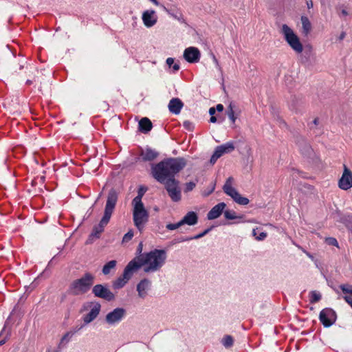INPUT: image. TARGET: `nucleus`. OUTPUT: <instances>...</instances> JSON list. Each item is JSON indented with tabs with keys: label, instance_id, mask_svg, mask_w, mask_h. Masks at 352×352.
Returning <instances> with one entry per match:
<instances>
[{
	"label": "nucleus",
	"instance_id": "nucleus-3",
	"mask_svg": "<svg viewBox=\"0 0 352 352\" xmlns=\"http://www.w3.org/2000/svg\"><path fill=\"white\" fill-rule=\"evenodd\" d=\"M141 266L146 265L144 271L146 273L159 270L164 264L166 253L164 250L155 249L144 255L136 256Z\"/></svg>",
	"mask_w": 352,
	"mask_h": 352
},
{
	"label": "nucleus",
	"instance_id": "nucleus-48",
	"mask_svg": "<svg viewBox=\"0 0 352 352\" xmlns=\"http://www.w3.org/2000/svg\"><path fill=\"white\" fill-rule=\"evenodd\" d=\"M183 125L186 129H190V126L192 125V123L188 120H186L184 122Z\"/></svg>",
	"mask_w": 352,
	"mask_h": 352
},
{
	"label": "nucleus",
	"instance_id": "nucleus-27",
	"mask_svg": "<svg viewBox=\"0 0 352 352\" xmlns=\"http://www.w3.org/2000/svg\"><path fill=\"white\" fill-rule=\"evenodd\" d=\"M117 261L116 260H112L109 262H107L102 268V273L104 275H107L110 273L111 270L115 268L116 265Z\"/></svg>",
	"mask_w": 352,
	"mask_h": 352
},
{
	"label": "nucleus",
	"instance_id": "nucleus-8",
	"mask_svg": "<svg viewBox=\"0 0 352 352\" xmlns=\"http://www.w3.org/2000/svg\"><path fill=\"white\" fill-rule=\"evenodd\" d=\"M162 184H164L165 189L173 201L177 202L181 200V189L179 187V182L177 179H169L165 180V182Z\"/></svg>",
	"mask_w": 352,
	"mask_h": 352
},
{
	"label": "nucleus",
	"instance_id": "nucleus-54",
	"mask_svg": "<svg viewBox=\"0 0 352 352\" xmlns=\"http://www.w3.org/2000/svg\"><path fill=\"white\" fill-rule=\"evenodd\" d=\"M177 19L178 21H181L182 23H186V21H185V19H184V17L182 16V14L180 15V16H178V17L177 18Z\"/></svg>",
	"mask_w": 352,
	"mask_h": 352
},
{
	"label": "nucleus",
	"instance_id": "nucleus-52",
	"mask_svg": "<svg viewBox=\"0 0 352 352\" xmlns=\"http://www.w3.org/2000/svg\"><path fill=\"white\" fill-rule=\"evenodd\" d=\"M217 121V118L214 116H211L210 118V122L212 123H215Z\"/></svg>",
	"mask_w": 352,
	"mask_h": 352
},
{
	"label": "nucleus",
	"instance_id": "nucleus-41",
	"mask_svg": "<svg viewBox=\"0 0 352 352\" xmlns=\"http://www.w3.org/2000/svg\"><path fill=\"white\" fill-rule=\"evenodd\" d=\"M196 184L193 182H190L186 184L185 192H189L193 190Z\"/></svg>",
	"mask_w": 352,
	"mask_h": 352
},
{
	"label": "nucleus",
	"instance_id": "nucleus-45",
	"mask_svg": "<svg viewBox=\"0 0 352 352\" xmlns=\"http://www.w3.org/2000/svg\"><path fill=\"white\" fill-rule=\"evenodd\" d=\"M218 159L219 158L217 157V155L213 153L210 160V164L213 165Z\"/></svg>",
	"mask_w": 352,
	"mask_h": 352
},
{
	"label": "nucleus",
	"instance_id": "nucleus-15",
	"mask_svg": "<svg viewBox=\"0 0 352 352\" xmlns=\"http://www.w3.org/2000/svg\"><path fill=\"white\" fill-rule=\"evenodd\" d=\"M226 194L231 197L239 205L245 206L250 202L249 199L242 197L235 188H226Z\"/></svg>",
	"mask_w": 352,
	"mask_h": 352
},
{
	"label": "nucleus",
	"instance_id": "nucleus-47",
	"mask_svg": "<svg viewBox=\"0 0 352 352\" xmlns=\"http://www.w3.org/2000/svg\"><path fill=\"white\" fill-rule=\"evenodd\" d=\"M345 301L352 307V298L348 296H344Z\"/></svg>",
	"mask_w": 352,
	"mask_h": 352
},
{
	"label": "nucleus",
	"instance_id": "nucleus-59",
	"mask_svg": "<svg viewBox=\"0 0 352 352\" xmlns=\"http://www.w3.org/2000/svg\"><path fill=\"white\" fill-rule=\"evenodd\" d=\"M341 13L342 15L344 16H347L348 15V12L346 10L343 9L342 11H341Z\"/></svg>",
	"mask_w": 352,
	"mask_h": 352
},
{
	"label": "nucleus",
	"instance_id": "nucleus-20",
	"mask_svg": "<svg viewBox=\"0 0 352 352\" xmlns=\"http://www.w3.org/2000/svg\"><path fill=\"white\" fill-rule=\"evenodd\" d=\"M159 155V153L151 148H146L145 150L142 149L140 156L142 161L150 162L156 159Z\"/></svg>",
	"mask_w": 352,
	"mask_h": 352
},
{
	"label": "nucleus",
	"instance_id": "nucleus-5",
	"mask_svg": "<svg viewBox=\"0 0 352 352\" xmlns=\"http://www.w3.org/2000/svg\"><path fill=\"white\" fill-rule=\"evenodd\" d=\"M133 220L135 226L140 232H142L145 224L148 221V212L145 209L144 204H132Z\"/></svg>",
	"mask_w": 352,
	"mask_h": 352
},
{
	"label": "nucleus",
	"instance_id": "nucleus-2",
	"mask_svg": "<svg viewBox=\"0 0 352 352\" xmlns=\"http://www.w3.org/2000/svg\"><path fill=\"white\" fill-rule=\"evenodd\" d=\"M118 191L115 188H111L108 192L107 202L104 208V215L100 223L93 228L92 232L86 241V244L92 243L96 239L100 237L104 231V228L108 224L113 212L118 199Z\"/></svg>",
	"mask_w": 352,
	"mask_h": 352
},
{
	"label": "nucleus",
	"instance_id": "nucleus-63",
	"mask_svg": "<svg viewBox=\"0 0 352 352\" xmlns=\"http://www.w3.org/2000/svg\"><path fill=\"white\" fill-rule=\"evenodd\" d=\"M60 349V344H59L58 349V350H56V351H52V352H59ZM48 352H51V351H49Z\"/></svg>",
	"mask_w": 352,
	"mask_h": 352
},
{
	"label": "nucleus",
	"instance_id": "nucleus-12",
	"mask_svg": "<svg viewBox=\"0 0 352 352\" xmlns=\"http://www.w3.org/2000/svg\"><path fill=\"white\" fill-rule=\"evenodd\" d=\"M126 310L124 308L118 307L107 314L105 321L109 324L117 323L124 318Z\"/></svg>",
	"mask_w": 352,
	"mask_h": 352
},
{
	"label": "nucleus",
	"instance_id": "nucleus-35",
	"mask_svg": "<svg viewBox=\"0 0 352 352\" xmlns=\"http://www.w3.org/2000/svg\"><path fill=\"white\" fill-rule=\"evenodd\" d=\"M224 217L226 219L228 220H233L238 218V217H236L235 214V212L231 210H226L224 212Z\"/></svg>",
	"mask_w": 352,
	"mask_h": 352
},
{
	"label": "nucleus",
	"instance_id": "nucleus-62",
	"mask_svg": "<svg viewBox=\"0 0 352 352\" xmlns=\"http://www.w3.org/2000/svg\"><path fill=\"white\" fill-rule=\"evenodd\" d=\"M65 298H66V295L65 294H63L62 296H61L60 301L63 302L65 300Z\"/></svg>",
	"mask_w": 352,
	"mask_h": 352
},
{
	"label": "nucleus",
	"instance_id": "nucleus-4",
	"mask_svg": "<svg viewBox=\"0 0 352 352\" xmlns=\"http://www.w3.org/2000/svg\"><path fill=\"white\" fill-rule=\"evenodd\" d=\"M95 276L90 272L85 273L80 278L73 280L67 289V293L78 296L87 293L94 285Z\"/></svg>",
	"mask_w": 352,
	"mask_h": 352
},
{
	"label": "nucleus",
	"instance_id": "nucleus-32",
	"mask_svg": "<svg viewBox=\"0 0 352 352\" xmlns=\"http://www.w3.org/2000/svg\"><path fill=\"white\" fill-rule=\"evenodd\" d=\"M227 116H228L229 119L232 121V123H234L236 117L234 116V111L233 110V107L232 104H230L227 111H226Z\"/></svg>",
	"mask_w": 352,
	"mask_h": 352
},
{
	"label": "nucleus",
	"instance_id": "nucleus-26",
	"mask_svg": "<svg viewBox=\"0 0 352 352\" xmlns=\"http://www.w3.org/2000/svg\"><path fill=\"white\" fill-rule=\"evenodd\" d=\"M129 281L124 278V276L122 274L117 279L113 281V287L118 289L122 288Z\"/></svg>",
	"mask_w": 352,
	"mask_h": 352
},
{
	"label": "nucleus",
	"instance_id": "nucleus-38",
	"mask_svg": "<svg viewBox=\"0 0 352 352\" xmlns=\"http://www.w3.org/2000/svg\"><path fill=\"white\" fill-rule=\"evenodd\" d=\"M232 181H233V177H229L227 179V180H226V182L225 184H224V185H223V192H224L225 193H226V190H226V188H234L232 186Z\"/></svg>",
	"mask_w": 352,
	"mask_h": 352
},
{
	"label": "nucleus",
	"instance_id": "nucleus-14",
	"mask_svg": "<svg viewBox=\"0 0 352 352\" xmlns=\"http://www.w3.org/2000/svg\"><path fill=\"white\" fill-rule=\"evenodd\" d=\"M200 52L195 47L186 48L184 52V58L188 63H197L200 58Z\"/></svg>",
	"mask_w": 352,
	"mask_h": 352
},
{
	"label": "nucleus",
	"instance_id": "nucleus-16",
	"mask_svg": "<svg viewBox=\"0 0 352 352\" xmlns=\"http://www.w3.org/2000/svg\"><path fill=\"white\" fill-rule=\"evenodd\" d=\"M154 10H146L142 14V21L145 26L150 28L157 23Z\"/></svg>",
	"mask_w": 352,
	"mask_h": 352
},
{
	"label": "nucleus",
	"instance_id": "nucleus-7",
	"mask_svg": "<svg viewBox=\"0 0 352 352\" xmlns=\"http://www.w3.org/2000/svg\"><path fill=\"white\" fill-rule=\"evenodd\" d=\"M295 143L298 147L301 155L307 159H313L315 153L308 140L301 135H296L295 137Z\"/></svg>",
	"mask_w": 352,
	"mask_h": 352
},
{
	"label": "nucleus",
	"instance_id": "nucleus-30",
	"mask_svg": "<svg viewBox=\"0 0 352 352\" xmlns=\"http://www.w3.org/2000/svg\"><path fill=\"white\" fill-rule=\"evenodd\" d=\"M321 298H322V296L319 292H318L316 291H312L310 293L309 301L311 304H314V303L320 301Z\"/></svg>",
	"mask_w": 352,
	"mask_h": 352
},
{
	"label": "nucleus",
	"instance_id": "nucleus-36",
	"mask_svg": "<svg viewBox=\"0 0 352 352\" xmlns=\"http://www.w3.org/2000/svg\"><path fill=\"white\" fill-rule=\"evenodd\" d=\"M182 226H183L182 223L181 221H179V222H177V223H168L166 226V228L169 230H175V229H177L179 228V227H181Z\"/></svg>",
	"mask_w": 352,
	"mask_h": 352
},
{
	"label": "nucleus",
	"instance_id": "nucleus-50",
	"mask_svg": "<svg viewBox=\"0 0 352 352\" xmlns=\"http://www.w3.org/2000/svg\"><path fill=\"white\" fill-rule=\"evenodd\" d=\"M215 184H214L212 188L209 190V192H204V196H208L210 195L214 190Z\"/></svg>",
	"mask_w": 352,
	"mask_h": 352
},
{
	"label": "nucleus",
	"instance_id": "nucleus-40",
	"mask_svg": "<svg viewBox=\"0 0 352 352\" xmlns=\"http://www.w3.org/2000/svg\"><path fill=\"white\" fill-rule=\"evenodd\" d=\"M252 233L253 235L256 236V239L259 241L263 240L267 236V233L264 232H260L258 236H256V231L254 229L253 230Z\"/></svg>",
	"mask_w": 352,
	"mask_h": 352
},
{
	"label": "nucleus",
	"instance_id": "nucleus-57",
	"mask_svg": "<svg viewBox=\"0 0 352 352\" xmlns=\"http://www.w3.org/2000/svg\"><path fill=\"white\" fill-rule=\"evenodd\" d=\"M292 171L293 172V173H292V174H293V175H295V173L300 174V173L298 170H297V169H296V168H292Z\"/></svg>",
	"mask_w": 352,
	"mask_h": 352
},
{
	"label": "nucleus",
	"instance_id": "nucleus-13",
	"mask_svg": "<svg viewBox=\"0 0 352 352\" xmlns=\"http://www.w3.org/2000/svg\"><path fill=\"white\" fill-rule=\"evenodd\" d=\"M339 187L342 190H348L352 187V172L344 165V171L338 182Z\"/></svg>",
	"mask_w": 352,
	"mask_h": 352
},
{
	"label": "nucleus",
	"instance_id": "nucleus-53",
	"mask_svg": "<svg viewBox=\"0 0 352 352\" xmlns=\"http://www.w3.org/2000/svg\"><path fill=\"white\" fill-rule=\"evenodd\" d=\"M345 36H346V33H345L344 32H342L340 34V35L339 36V38H339V40H340V41L343 40V39L344 38Z\"/></svg>",
	"mask_w": 352,
	"mask_h": 352
},
{
	"label": "nucleus",
	"instance_id": "nucleus-43",
	"mask_svg": "<svg viewBox=\"0 0 352 352\" xmlns=\"http://www.w3.org/2000/svg\"><path fill=\"white\" fill-rule=\"evenodd\" d=\"M142 249H143V245H142V243L141 242L139 243V245L137 248V250H136L137 256L144 254H142Z\"/></svg>",
	"mask_w": 352,
	"mask_h": 352
},
{
	"label": "nucleus",
	"instance_id": "nucleus-61",
	"mask_svg": "<svg viewBox=\"0 0 352 352\" xmlns=\"http://www.w3.org/2000/svg\"><path fill=\"white\" fill-rule=\"evenodd\" d=\"M6 342V339H3L0 341V346L4 344Z\"/></svg>",
	"mask_w": 352,
	"mask_h": 352
},
{
	"label": "nucleus",
	"instance_id": "nucleus-21",
	"mask_svg": "<svg viewBox=\"0 0 352 352\" xmlns=\"http://www.w3.org/2000/svg\"><path fill=\"white\" fill-rule=\"evenodd\" d=\"M151 281L147 278H144L137 285L138 296L144 298L146 296V290L149 289Z\"/></svg>",
	"mask_w": 352,
	"mask_h": 352
},
{
	"label": "nucleus",
	"instance_id": "nucleus-28",
	"mask_svg": "<svg viewBox=\"0 0 352 352\" xmlns=\"http://www.w3.org/2000/svg\"><path fill=\"white\" fill-rule=\"evenodd\" d=\"M218 148H220L224 154L225 153H230L235 148L234 143L232 142H229L224 144L218 146Z\"/></svg>",
	"mask_w": 352,
	"mask_h": 352
},
{
	"label": "nucleus",
	"instance_id": "nucleus-11",
	"mask_svg": "<svg viewBox=\"0 0 352 352\" xmlns=\"http://www.w3.org/2000/svg\"><path fill=\"white\" fill-rule=\"evenodd\" d=\"M141 265L138 261V258L135 256L133 259H132L125 267L124 269L122 275L124 276V278L126 279L128 281L132 278L133 274L139 269L141 268Z\"/></svg>",
	"mask_w": 352,
	"mask_h": 352
},
{
	"label": "nucleus",
	"instance_id": "nucleus-19",
	"mask_svg": "<svg viewBox=\"0 0 352 352\" xmlns=\"http://www.w3.org/2000/svg\"><path fill=\"white\" fill-rule=\"evenodd\" d=\"M184 106L183 102L178 98H172L168 104V110L170 113L177 115Z\"/></svg>",
	"mask_w": 352,
	"mask_h": 352
},
{
	"label": "nucleus",
	"instance_id": "nucleus-51",
	"mask_svg": "<svg viewBox=\"0 0 352 352\" xmlns=\"http://www.w3.org/2000/svg\"><path fill=\"white\" fill-rule=\"evenodd\" d=\"M215 112H216V109H215V108H214V107H210V108L209 109V114H210V116H214V114L215 113Z\"/></svg>",
	"mask_w": 352,
	"mask_h": 352
},
{
	"label": "nucleus",
	"instance_id": "nucleus-60",
	"mask_svg": "<svg viewBox=\"0 0 352 352\" xmlns=\"http://www.w3.org/2000/svg\"><path fill=\"white\" fill-rule=\"evenodd\" d=\"M151 1H152L155 5L156 6H162L160 4V3L157 1V0H150Z\"/></svg>",
	"mask_w": 352,
	"mask_h": 352
},
{
	"label": "nucleus",
	"instance_id": "nucleus-24",
	"mask_svg": "<svg viewBox=\"0 0 352 352\" xmlns=\"http://www.w3.org/2000/svg\"><path fill=\"white\" fill-rule=\"evenodd\" d=\"M301 23L302 25V32L305 35H307L311 30V24L307 16H301Z\"/></svg>",
	"mask_w": 352,
	"mask_h": 352
},
{
	"label": "nucleus",
	"instance_id": "nucleus-33",
	"mask_svg": "<svg viewBox=\"0 0 352 352\" xmlns=\"http://www.w3.org/2000/svg\"><path fill=\"white\" fill-rule=\"evenodd\" d=\"M166 64L169 67H173V69L175 72L178 71L180 68V66L178 63H175V60L173 58H168L166 59Z\"/></svg>",
	"mask_w": 352,
	"mask_h": 352
},
{
	"label": "nucleus",
	"instance_id": "nucleus-1",
	"mask_svg": "<svg viewBox=\"0 0 352 352\" xmlns=\"http://www.w3.org/2000/svg\"><path fill=\"white\" fill-rule=\"evenodd\" d=\"M187 165L184 157H168L157 164H152L151 175L158 182L163 183L175 175Z\"/></svg>",
	"mask_w": 352,
	"mask_h": 352
},
{
	"label": "nucleus",
	"instance_id": "nucleus-17",
	"mask_svg": "<svg viewBox=\"0 0 352 352\" xmlns=\"http://www.w3.org/2000/svg\"><path fill=\"white\" fill-rule=\"evenodd\" d=\"M101 305L100 303L96 302L91 311L83 317V321L85 324H87L94 320L98 316L100 311Z\"/></svg>",
	"mask_w": 352,
	"mask_h": 352
},
{
	"label": "nucleus",
	"instance_id": "nucleus-55",
	"mask_svg": "<svg viewBox=\"0 0 352 352\" xmlns=\"http://www.w3.org/2000/svg\"><path fill=\"white\" fill-rule=\"evenodd\" d=\"M69 333H66V334H65V335L62 338L61 341H60V344H61V343H62L65 340H66V339L67 338V337L69 336Z\"/></svg>",
	"mask_w": 352,
	"mask_h": 352
},
{
	"label": "nucleus",
	"instance_id": "nucleus-39",
	"mask_svg": "<svg viewBox=\"0 0 352 352\" xmlns=\"http://www.w3.org/2000/svg\"><path fill=\"white\" fill-rule=\"evenodd\" d=\"M133 236V230H129L127 233H126L122 239L123 243H126L129 241Z\"/></svg>",
	"mask_w": 352,
	"mask_h": 352
},
{
	"label": "nucleus",
	"instance_id": "nucleus-10",
	"mask_svg": "<svg viewBox=\"0 0 352 352\" xmlns=\"http://www.w3.org/2000/svg\"><path fill=\"white\" fill-rule=\"evenodd\" d=\"M336 318V313L331 308H324L320 312L319 319L324 327H331Z\"/></svg>",
	"mask_w": 352,
	"mask_h": 352
},
{
	"label": "nucleus",
	"instance_id": "nucleus-37",
	"mask_svg": "<svg viewBox=\"0 0 352 352\" xmlns=\"http://www.w3.org/2000/svg\"><path fill=\"white\" fill-rule=\"evenodd\" d=\"M325 242L329 245L338 247V243L336 238L327 237L325 239Z\"/></svg>",
	"mask_w": 352,
	"mask_h": 352
},
{
	"label": "nucleus",
	"instance_id": "nucleus-42",
	"mask_svg": "<svg viewBox=\"0 0 352 352\" xmlns=\"http://www.w3.org/2000/svg\"><path fill=\"white\" fill-rule=\"evenodd\" d=\"M214 154L217 155L218 158L221 157L224 153H223L222 150L220 148H218V146L216 147Z\"/></svg>",
	"mask_w": 352,
	"mask_h": 352
},
{
	"label": "nucleus",
	"instance_id": "nucleus-25",
	"mask_svg": "<svg viewBox=\"0 0 352 352\" xmlns=\"http://www.w3.org/2000/svg\"><path fill=\"white\" fill-rule=\"evenodd\" d=\"M147 190V188L144 186H140L138 191V195L133 199L132 204H144L142 201V198L144 196V193Z\"/></svg>",
	"mask_w": 352,
	"mask_h": 352
},
{
	"label": "nucleus",
	"instance_id": "nucleus-46",
	"mask_svg": "<svg viewBox=\"0 0 352 352\" xmlns=\"http://www.w3.org/2000/svg\"><path fill=\"white\" fill-rule=\"evenodd\" d=\"M161 7L163 8L164 10H165L166 12H168L169 14L173 16L175 19H177L178 17L176 14H174L173 13L170 12L169 10H168L164 6H161Z\"/></svg>",
	"mask_w": 352,
	"mask_h": 352
},
{
	"label": "nucleus",
	"instance_id": "nucleus-6",
	"mask_svg": "<svg viewBox=\"0 0 352 352\" xmlns=\"http://www.w3.org/2000/svg\"><path fill=\"white\" fill-rule=\"evenodd\" d=\"M281 32L287 43L296 53L302 52L303 46L299 38L287 25H283Z\"/></svg>",
	"mask_w": 352,
	"mask_h": 352
},
{
	"label": "nucleus",
	"instance_id": "nucleus-23",
	"mask_svg": "<svg viewBox=\"0 0 352 352\" xmlns=\"http://www.w3.org/2000/svg\"><path fill=\"white\" fill-rule=\"evenodd\" d=\"M183 225L194 226L198 222V216L196 212H188L181 220Z\"/></svg>",
	"mask_w": 352,
	"mask_h": 352
},
{
	"label": "nucleus",
	"instance_id": "nucleus-31",
	"mask_svg": "<svg viewBox=\"0 0 352 352\" xmlns=\"http://www.w3.org/2000/svg\"><path fill=\"white\" fill-rule=\"evenodd\" d=\"M233 338L230 335L226 336L222 340V343L226 348L231 347L233 345Z\"/></svg>",
	"mask_w": 352,
	"mask_h": 352
},
{
	"label": "nucleus",
	"instance_id": "nucleus-29",
	"mask_svg": "<svg viewBox=\"0 0 352 352\" xmlns=\"http://www.w3.org/2000/svg\"><path fill=\"white\" fill-rule=\"evenodd\" d=\"M213 228H214V226H210V228L206 229L204 232H202L194 236L188 237V238H182L180 241H190V240H193V239H199L204 236L205 235H206L209 232H210L212 230V229Z\"/></svg>",
	"mask_w": 352,
	"mask_h": 352
},
{
	"label": "nucleus",
	"instance_id": "nucleus-9",
	"mask_svg": "<svg viewBox=\"0 0 352 352\" xmlns=\"http://www.w3.org/2000/svg\"><path fill=\"white\" fill-rule=\"evenodd\" d=\"M93 294L98 298H102L108 302L115 300L114 294L107 287L106 285L97 284L92 287Z\"/></svg>",
	"mask_w": 352,
	"mask_h": 352
},
{
	"label": "nucleus",
	"instance_id": "nucleus-34",
	"mask_svg": "<svg viewBox=\"0 0 352 352\" xmlns=\"http://www.w3.org/2000/svg\"><path fill=\"white\" fill-rule=\"evenodd\" d=\"M340 288L344 294H349L352 296V285L348 284H344L340 285Z\"/></svg>",
	"mask_w": 352,
	"mask_h": 352
},
{
	"label": "nucleus",
	"instance_id": "nucleus-49",
	"mask_svg": "<svg viewBox=\"0 0 352 352\" xmlns=\"http://www.w3.org/2000/svg\"><path fill=\"white\" fill-rule=\"evenodd\" d=\"M216 110L219 112H221L223 110V105L221 104H218L216 107Z\"/></svg>",
	"mask_w": 352,
	"mask_h": 352
},
{
	"label": "nucleus",
	"instance_id": "nucleus-44",
	"mask_svg": "<svg viewBox=\"0 0 352 352\" xmlns=\"http://www.w3.org/2000/svg\"><path fill=\"white\" fill-rule=\"evenodd\" d=\"M93 84V80L91 79V78H89V79H87L85 82H84V85L86 87H89L90 86H91Z\"/></svg>",
	"mask_w": 352,
	"mask_h": 352
},
{
	"label": "nucleus",
	"instance_id": "nucleus-18",
	"mask_svg": "<svg viewBox=\"0 0 352 352\" xmlns=\"http://www.w3.org/2000/svg\"><path fill=\"white\" fill-rule=\"evenodd\" d=\"M226 204L224 202H221L214 206L207 214V218L209 220H212L218 218L223 212Z\"/></svg>",
	"mask_w": 352,
	"mask_h": 352
},
{
	"label": "nucleus",
	"instance_id": "nucleus-58",
	"mask_svg": "<svg viewBox=\"0 0 352 352\" xmlns=\"http://www.w3.org/2000/svg\"><path fill=\"white\" fill-rule=\"evenodd\" d=\"M313 123L315 124V125H318V123H319V119L318 118H316L314 121H313Z\"/></svg>",
	"mask_w": 352,
	"mask_h": 352
},
{
	"label": "nucleus",
	"instance_id": "nucleus-22",
	"mask_svg": "<svg viewBox=\"0 0 352 352\" xmlns=\"http://www.w3.org/2000/svg\"><path fill=\"white\" fill-rule=\"evenodd\" d=\"M153 128L151 121L146 117L142 118L139 121L138 129L143 133H148Z\"/></svg>",
	"mask_w": 352,
	"mask_h": 352
},
{
	"label": "nucleus",
	"instance_id": "nucleus-56",
	"mask_svg": "<svg viewBox=\"0 0 352 352\" xmlns=\"http://www.w3.org/2000/svg\"><path fill=\"white\" fill-rule=\"evenodd\" d=\"M308 8H311L313 7V2L312 1H309L307 2Z\"/></svg>",
	"mask_w": 352,
	"mask_h": 352
},
{
	"label": "nucleus",
	"instance_id": "nucleus-64",
	"mask_svg": "<svg viewBox=\"0 0 352 352\" xmlns=\"http://www.w3.org/2000/svg\"><path fill=\"white\" fill-rule=\"evenodd\" d=\"M32 80H28L26 81V84H27V85H31V84H32Z\"/></svg>",
	"mask_w": 352,
	"mask_h": 352
}]
</instances>
